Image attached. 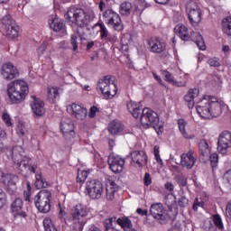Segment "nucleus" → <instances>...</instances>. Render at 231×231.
Instances as JSON below:
<instances>
[{
	"label": "nucleus",
	"mask_w": 231,
	"mask_h": 231,
	"mask_svg": "<svg viewBox=\"0 0 231 231\" xmlns=\"http://www.w3.org/2000/svg\"><path fill=\"white\" fill-rule=\"evenodd\" d=\"M127 109L134 118H138L142 113V104L130 101L127 103Z\"/></svg>",
	"instance_id": "nucleus-29"
},
{
	"label": "nucleus",
	"mask_w": 231,
	"mask_h": 231,
	"mask_svg": "<svg viewBox=\"0 0 231 231\" xmlns=\"http://www.w3.org/2000/svg\"><path fill=\"white\" fill-rule=\"evenodd\" d=\"M1 152L7 156L8 160H12L17 165L20 172H28V167L32 160L28 157L23 158V147L15 146L14 148H4Z\"/></svg>",
	"instance_id": "nucleus-4"
},
{
	"label": "nucleus",
	"mask_w": 231,
	"mask_h": 231,
	"mask_svg": "<svg viewBox=\"0 0 231 231\" xmlns=\"http://www.w3.org/2000/svg\"><path fill=\"white\" fill-rule=\"evenodd\" d=\"M162 75L164 77V80L166 82H169V84H171L174 82V76H172V74H171V72L167 71V70H163Z\"/></svg>",
	"instance_id": "nucleus-47"
},
{
	"label": "nucleus",
	"mask_w": 231,
	"mask_h": 231,
	"mask_svg": "<svg viewBox=\"0 0 231 231\" xmlns=\"http://www.w3.org/2000/svg\"><path fill=\"white\" fill-rule=\"evenodd\" d=\"M174 32L179 35L181 41H192L197 44L199 50L202 51L206 50L205 41H203V36L199 32H191L189 34V28L183 23H179L174 28Z\"/></svg>",
	"instance_id": "nucleus-5"
},
{
	"label": "nucleus",
	"mask_w": 231,
	"mask_h": 231,
	"mask_svg": "<svg viewBox=\"0 0 231 231\" xmlns=\"http://www.w3.org/2000/svg\"><path fill=\"white\" fill-rule=\"evenodd\" d=\"M224 180L227 181L228 185L231 187V170L224 174Z\"/></svg>",
	"instance_id": "nucleus-59"
},
{
	"label": "nucleus",
	"mask_w": 231,
	"mask_h": 231,
	"mask_svg": "<svg viewBox=\"0 0 231 231\" xmlns=\"http://www.w3.org/2000/svg\"><path fill=\"white\" fill-rule=\"evenodd\" d=\"M205 207V202L203 200L199 201V198H196L193 202V210L198 211V208H203Z\"/></svg>",
	"instance_id": "nucleus-48"
},
{
	"label": "nucleus",
	"mask_w": 231,
	"mask_h": 231,
	"mask_svg": "<svg viewBox=\"0 0 231 231\" xmlns=\"http://www.w3.org/2000/svg\"><path fill=\"white\" fill-rule=\"evenodd\" d=\"M27 171H30L35 174V171H37V163H33L32 166L29 165Z\"/></svg>",
	"instance_id": "nucleus-62"
},
{
	"label": "nucleus",
	"mask_w": 231,
	"mask_h": 231,
	"mask_svg": "<svg viewBox=\"0 0 231 231\" xmlns=\"http://www.w3.org/2000/svg\"><path fill=\"white\" fill-rule=\"evenodd\" d=\"M27 191H24L23 195L25 198V201H30V191L32 190V186H30V182H26Z\"/></svg>",
	"instance_id": "nucleus-58"
},
{
	"label": "nucleus",
	"mask_w": 231,
	"mask_h": 231,
	"mask_svg": "<svg viewBox=\"0 0 231 231\" xmlns=\"http://www.w3.org/2000/svg\"><path fill=\"white\" fill-rule=\"evenodd\" d=\"M213 223L215 226L218 228V230H224L225 226H223V219H221V216L219 215H213L212 216Z\"/></svg>",
	"instance_id": "nucleus-42"
},
{
	"label": "nucleus",
	"mask_w": 231,
	"mask_h": 231,
	"mask_svg": "<svg viewBox=\"0 0 231 231\" xmlns=\"http://www.w3.org/2000/svg\"><path fill=\"white\" fill-rule=\"evenodd\" d=\"M179 183L181 187H185L187 185V179L185 177H180L179 179Z\"/></svg>",
	"instance_id": "nucleus-63"
},
{
	"label": "nucleus",
	"mask_w": 231,
	"mask_h": 231,
	"mask_svg": "<svg viewBox=\"0 0 231 231\" xmlns=\"http://www.w3.org/2000/svg\"><path fill=\"white\" fill-rule=\"evenodd\" d=\"M92 30L93 32H96V33H99L101 41H106V42H110V44H115V42L118 41L116 34L110 33L107 27H106V24L102 23H96L92 27Z\"/></svg>",
	"instance_id": "nucleus-14"
},
{
	"label": "nucleus",
	"mask_w": 231,
	"mask_h": 231,
	"mask_svg": "<svg viewBox=\"0 0 231 231\" xmlns=\"http://www.w3.org/2000/svg\"><path fill=\"white\" fill-rule=\"evenodd\" d=\"M199 150L201 154V156L208 157L210 154V147L208 146V143H207V140L202 139L199 143Z\"/></svg>",
	"instance_id": "nucleus-35"
},
{
	"label": "nucleus",
	"mask_w": 231,
	"mask_h": 231,
	"mask_svg": "<svg viewBox=\"0 0 231 231\" xmlns=\"http://www.w3.org/2000/svg\"><path fill=\"white\" fill-rule=\"evenodd\" d=\"M129 36L123 35L121 38V51H129Z\"/></svg>",
	"instance_id": "nucleus-44"
},
{
	"label": "nucleus",
	"mask_w": 231,
	"mask_h": 231,
	"mask_svg": "<svg viewBox=\"0 0 231 231\" xmlns=\"http://www.w3.org/2000/svg\"><path fill=\"white\" fill-rule=\"evenodd\" d=\"M1 73L5 80H13L15 77H19V70L10 62L5 63L2 66Z\"/></svg>",
	"instance_id": "nucleus-22"
},
{
	"label": "nucleus",
	"mask_w": 231,
	"mask_h": 231,
	"mask_svg": "<svg viewBox=\"0 0 231 231\" xmlns=\"http://www.w3.org/2000/svg\"><path fill=\"white\" fill-rule=\"evenodd\" d=\"M196 109L201 118L208 120L219 116L223 111V106L221 102L217 101V97L204 95L196 102Z\"/></svg>",
	"instance_id": "nucleus-1"
},
{
	"label": "nucleus",
	"mask_w": 231,
	"mask_h": 231,
	"mask_svg": "<svg viewBox=\"0 0 231 231\" xmlns=\"http://www.w3.org/2000/svg\"><path fill=\"white\" fill-rule=\"evenodd\" d=\"M6 205V193L0 189V210Z\"/></svg>",
	"instance_id": "nucleus-51"
},
{
	"label": "nucleus",
	"mask_w": 231,
	"mask_h": 231,
	"mask_svg": "<svg viewBox=\"0 0 231 231\" xmlns=\"http://www.w3.org/2000/svg\"><path fill=\"white\" fill-rule=\"evenodd\" d=\"M231 147V132L223 131L218 136L217 151L220 154H226Z\"/></svg>",
	"instance_id": "nucleus-18"
},
{
	"label": "nucleus",
	"mask_w": 231,
	"mask_h": 231,
	"mask_svg": "<svg viewBox=\"0 0 231 231\" xmlns=\"http://www.w3.org/2000/svg\"><path fill=\"white\" fill-rule=\"evenodd\" d=\"M196 162H198V157L192 150H189L188 152L180 155V165L185 169H192V167L196 165Z\"/></svg>",
	"instance_id": "nucleus-21"
},
{
	"label": "nucleus",
	"mask_w": 231,
	"mask_h": 231,
	"mask_svg": "<svg viewBox=\"0 0 231 231\" xmlns=\"http://www.w3.org/2000/svg\"><path fill=\"white\" fill-rule=\"evenodd\" d=\"M88 214H89L88 207L82 204H77L70 211L71 217L69 221L74 228L82 230V228H84V225L88 223V219H86V217H88Z\"/></svg>",
	"instance_id": "nucleus-6"
},
{
	"label": "nucleus",
	"mask_w": 231,
	"mask_h": 231,
	"mask_svg": "<svg viewBox=\"0 0 231 231\" xmlns=\"http://www.w3.org/2000/svg\"><path fill=\"white\" fill-rule=\"evenodd\" d=\"M2 120L6 127H14V122L12 121V116H10V114L4 112L2 115Z\"/></svg>",
	"instance_id": "nucleus-45"
},
{
	"label": "nucleus",
	"mask_w": 231,
	"mask_h": 231,
	"mask_svg": "<svg viewBox=\"0 0 231 231\" xmlns=\"http://www.w3.org/2000/svg\"><path fill=\"white\" fill-rule=\"evenodd\" d=\"M226 216L231 219V201H229L226 208Z\"/></svg>",
	"instance_id": "nucleus-60"
},
{
	"label": "nucleus",
	"mask_w": 231,
	"mask_h": 231,
	"mask_svg": "<svg viewBox=\"0 0 231 231\" xmlns=\"http://www.w3.org/2000/svg\"><path fill=\"white\" fill-rule=\"evenodd\" d=\"M36 180H35V187L36 189H46L48 187V181L44 180V178H42V174L41 172H37L35 175Z\"/></svg>",
	"instance_id": "nucleus-37"
},
{
	"label": "nucleus",
	"mask_w": 231,
	"mask_h": 231,
	"mask_svg": "<svg viewBox=\"0 0 231 231\" xmlns=\"http://www.w3.org/2000/svg\"><path fill=\"white\" fill-rule=\"evenodd\" d=\"M2 28L10 39H17V37H19V25H17V23L12 19L10 14L2 18Z\"/></svg>",
	"instance_id": "nucleus-10"
},
{
	"label": "nucleus",
	"mask_w": 231,
	"mask_h": 231,
	"mask_svg": "<svg viewBox=\"0 0 231 231\" xmlns=\"http://www.w3.org/2000/svg\"><path fill=\"white\" fill-rule=\"evenodd\" d=\"M107 162L110 170L112 172H114V174H120V172H124V168L125 167V160L120 155L111 153L108 156Z\"/></svg>",
	"instance_id": "nucleus-16"
},
{
	"label": "nucleus",
	"mask_w": 231,
	"mask_h": 231,
	"mask_svg": "<svg viewBox=\"0 0 231 231\" xmlns=\"http://www.w3.org/2000/svg\"><path fill=\"white\" fill-rule=\"evenodd\" d=\"M31 98L32 101L30 105L32 112L35 114L36 116H42V115L46 113V109L44 108V101L35 96H32Z\"/></svg>",
	"instance_id": "nucleus-23"
},
{
	"label": "nucleus",
	"mask_w": 231,
	"mask_h": 231,
	"mask_svg": "<svg viewBox=\"0 0 231 231\" xmlns=\"http://www.w3.org/2000/svg\"><path fill=\"white\" fill-rule=\"evenodd\" d=\"M29 92L28 83L23 79H16L7 85L6 94L11 104H23Z\"/></svg>",
	"instance_id": "nucleus-2"
},
{
	"label": "nucleus",
	"mask_w": 231,
	"mask_h": 231,
	"mask_svg": "<svg viewBox=\"0 0 231 231\" xmlns=\"http://www.w3.org/2000/svg\"><path fill=\"white\" fill-rule=\"evenodd\" d=\"M97 89V91H101V95H103L106 100H109L116 95L118 87L115 84L113 77L105 76L103 79H99Z\"/></svg>",
	"instance_id": "nucleus-7"
},
{
	"label": "nucleus",
	"mask_w": 231,
	"mask_h": 231,
	"mask_svg": "<svg viewBox=\"0 0 231 231\" xmlns=\"http://www.w3.org/2000/svg\"><path fill=\"white\" fill-rule=\"evenodd\" d=\"M141 124L143 125H153V129L157 133L163 131V123L160 122L158 113L151 108H143L141 115Z\"/></svg>",
	"instance_id": "nucleus-8"
},
{
	"label": "nucleus",
	"mask_w": 231,
	"mask_h": 231,
	"mask_svg": "<svg viewBox=\"0 0 231 231\" xmlns=\"http://www.w3.org/2000/svg\"><path fill=\"white\" fill-rule=\"evenodd\" d=\"M46 48H48V44H46V42H42V45L37 49V53L39 57L44 55Z\"/></svg>",
	"instance_id": "nucleus-53"
},
{
	"label": "nucleus",
	"mask_w": 231,
	"mask_h": 231,
	"mask_svg": "<svg viewBox=\"0 0 231 231\" xmlns=\"http://www.w3.org/2000/svg\"><path fill=\"white\" fill-rule=\"evenodd\" d=\"M86 192L92 199H100L104 194V184L100 180H92L86 182Z\"/></svg>",
	"instance_id": "nucleus-12"
},
{
	"label": "nucleus",
	"mask_w": 231,
	"mask_h": 231,
	"mask_svg": "<svg viewBox=\"0 0 231 231\" xmlns=\"http://www.w3.org/2000/svg\"><path fill=\"white\" fill-rule=\"evenodd\" d=\"M98 111H100L98 109V107L93 106L90 109H89V113H88V116L89 118H95L97 116V113H98Z\"/></svg>",
	"instance_id": "nucleus-54"
},
{
	"label": "nucleus",
	"mask_w": 231,
	"mask_h": 231,
	"mask_svg": "<svg viewBox=\"0 0 231 231\" xmlns=\"http://www.w3.org/2000/svg\"><path fill=\"white\" fill-rule=\"evenodd\" d=\"M153 154L154 158L159 165H163V160H162V157L160 156V146L155 145L153 147Z\"/></svg>",
	"instance_id": "nucleus-46"
},
{
	"label": "nucleus",
	"mask_w": 231,
	"mask_h": 231,
	"mask_svg": "<svg viewBox=\"0 0 231 231\" xmlns=\"http://www.w3.org/2000/svg\"><path fill=\"white\" fill-rule=\"evenodd\" d=\"M49 24L54 32H60V33H66V25L64 24V21L57 15H52L49 20Z\"/></svg>",
	"instance_id": "nucleus-24"
},
{
	"label": "nucleus",
	"mask_w": 231,
	"mask_h": 231,
	"mask_svg": "<svg viewBox=\"0 0 231 231\" xmlns=\"http://www.w3.org/2000/svg\"><path fill=\"white\" fill-rule=\"evenodd\" d=\"M98 44L97 42H88L87 44V48L88 50H91V48H93V46H97Z\"/></svg>",
	"instance_id": "nucleus-64"
},
{
	"label": "nucleus",
	"mask_w": 231,
	"mask_h": 231,
	"mask_svg": "<svg viewBox=\"0 0 231 231\" xmlns=\"http://www.w3.org/2000/svg\"><path fill=\"white\" fill-rule=\"evenodd\" d=\"M199 96V88H191L184 96V101L188 103L189 109H193L195 106L194 98Z\"/></svg>",
	"instance_id": "nucleus-27"
},
{
	"label": "nucleus",
	"mask_w": 231,
	"mask_h": 231,
	"mask_svg": "<svg viewBox=\"0 0 231 231\" xmlns=\"http://www.w3.org/2000/svg\"><path fill=\"white\" fill-rule=\"evenodd\" d=\"M103 17L105 22L108 26L114 28L116 32H122L124 30V25L122 24V19H120V15L114 12L111 9H107L103 13Z\"/></svg>",
	"instance_id": "nucleus-13"
},
{
	"label": "nucleus",
	"mask_w": 231,
	"mask_h": 231,
	"mask_svg": "<svg viewBox=\"0 0 231 231\" xmlns=\"http://www.w3.org/2000/svg\"><path fill=\"white\" fill-rule=\"evenodd\" d=\"M43 226L45 231H57V227H55V225L50 217L43 220Z\"/></svg>",
	"instance_id": "nucleus-41"
},
{
	"label": "nucleus",
	"mask_w": 231,
	"mask_h": 231,
	"mask_svg": "<svg viewBox=\"0 0 231 231\" xmlns=\"http://www.w3.org/2000/svg\"><path fill=\"white\" fill-rule=\"evenodd\" d=\"M133 8V5L129 2H125L120 6V14L122 15H129L131 14V10Z\"/></svg>",
	"instance_id": "nucleus-40"
},
{
	"label": "nucleus",
	"mask_w": 231,
	"mask_h": 231,
	"mask_svg": "<svg viewBox=\"0 0 231 231\" xmlns=\"http://www.w3.org/2000/svg\"><path fill=\"white\" fill-rule=\"evenodd\" d=\"M172 86H176V88H185L187 86V81H178L176 79L171 83Z\"/></svg>",
	"instance_id": "nucleus-56"
},
{
	"label": "nucleus",
	"mask_w": 231,
	"mask_h": 231,
	"mask_svg": "<svg viewBox=\"0 0 231 231\" xmlns=\"http://www.w3.org/2000/svg\"><path fill=\"white\" fill-rule=\"evenodd\" d=\"M1 181L5 185H8L10 187L11 185L17 184V182L19 181V177L12 173H3L1 177Z\"/></svg>",
	"instance_id": "nucleus-30"
},
{
	"label": "nucleus",
	"mask_w": 231,
	"mask_h": 231,
	"mask_svg": "<svg viewBox=\"0 0 231 231\" xmlns=\"http://www.w3.org/2000/svg\"><path fill=\"white\" fill-rule=\"evenodd\" d=\"M143 181H144V185H146V187H149V185H151V183H152V178L151 177V175L148 172H146L144 174Z\"/></svg>",
	"instance_id": "nucleus-55"
},
{
	"label": "nucleus",
	"mask_w": 231,
	"mask_h": 231,
	"mask_svg": "<svg viewBox=\"0 0 231 231\" xmlns=\"http://www.w3.org/2000/svg\"><path fill=\"white\" fill-rule=\"evenodd\" d=\"M118 190V186L114 180H109L106 184V199L112 201L115 199V192Z\"/></svg>",
	"instance_id": "nucleus-32"
},
{
	"label": "nucleus",
	"mask_w": 231,
	"mask_h": 231,
	"mask_svg": "<svg viewBox=\"0 0 231 231\" xmlns=\"http://www.w3.org/2000/svg\"><path fill=\"white\" fill-rule=\"evenodd\" d=\"M79 37L77 34H72L70 38V43L72 44V48L74 51H77L79 50V42H77Z\"/></svg>",
	"instance_id": "nucleus-49"
},
{
	"label": "nucleus",
	"mask_w": 231,
	"mask_h": 231,
	"mask_svg": "<svg viewBox=\"0 0 231 231\" xmlns=\"http://www.w3.org/2000/svg\"><path fill=\"white\" fill-rule=\"evenodd\" d=\"M48 100L51 102V104H55L57 100L60 98L59 88L57 87H48L47 88V95Z\"/></svg>",
	"instance_id": "nucleus-31"
},
{
	"label": "nucleus",
	"mask_w": 231,
	"mask_h": 231,
	"mask_svg": "<svg viewBox=\"0 0 231 231\" xmlns=\"http://www.w3.org/2000/svg\"><path fill=\"white\" fill-rule=\"evenodd\" d=\"M117 225L121 226L124 230H129V228H133V222L127 217H121L116 220Z\"/></svg>",
	"instance_id": "nucleus-34"
},
{
	"label": "nucleus",
	"mask_w": 231,
	"mask_h": 231,
	"mask_svg": "<svg viewBox=\"0 0 231 231\" xmlns=\"http://www.w3.org/2000/svg\"><path fill=\"white\" fill-rule=\"evenodd\" d=\"M222 32L228 37H231V18H224L222 20Z\"/></svg>",
	"instance_id": "nucleus-36"
},
{
	"label": "nucleus",
	"mask_w": 231,
	"mask_h": 231,
	"mask_svg": "<svg viewBox=\"0 0 231 231\" xmlns=\"http://www.w3.org/2000/svg\"><path fill=\"white\" fill-rule=\"evenodd\" d=\"M208 64L213 68H217L220 66L219 59L217 58H211L208 60Z\"/></svg>",
	"instance_id": "nucleus-52"
},
{
	"label": "nucleus",
	"mask_w": 231,
	"mask_h": 231,
	"mask_svg": "<svg viewBox=\"0 0 231 231\" xmlns=\"http://www.w3.org/2000/svg\"><path fill=\"white\" fill-rule=\"evenodd\" d=\"M108 131L111 134H118L124 131V125L118 121H112L108 126Z\"/></svg>",
	"instance_id": "nucleus-33"
},
{
	"label": "nucleus",
	"mask_w": 231,
	"mask_h": 231,
	"mask_svg": "<svg viewBox=\"0 0 231 231\" xmlns=\"http://www.w3.org/2000/svg\"><path fill=\"white\" fill-rule=\"evenodd\" d=\"M59 217L60 219H64L65 223H69V225H71V222H69V218H68V214L66 213V211H64V209H60Z\"/></svg>",
	"instance_id": "nucleus-50"
},
{
	"label": "nucleus",
	"mask_w": 231,
	"mask_h": 231,
	"mask_svg": "<svg viewBox=\"0 0 231 231\" xmlns=\"http://www.w3.org/2000/svg\"><path fill=\"white\" fill-rule=\"evenodd\" d=\"M209 160H210L212 165H216V163H217V162H219V155H217V153H211Z\"/></svg>",
	"instance_id": "nucleus-57"
},
{
	"label": "nucleus",
	"mask_w": 231,
	"mask_h": 231,
	"mask_svg": "<svg viewBox=\"0 0 231 231\" xmlns=\"http://www.w3.org/2000/svg\"><path fill=\"white\" fill-rule=\"evenodd\" d=\"M27 133L28 131H26V126L24 125V122L23 121L18 122L17 128H16V134H18L20 138H24Z\"/></svg>",
	"instance_id": "nucleus-39"
},
{
	"label": "nucleus",
	"mask_w": 231,
	"mask_h": 231,
	"mask_svg": "<svg viewBox=\"0 0 231 231\" xmlns=\"http://www.w3.org/2000/svg\"><path fill=\"white\" fill-rule=\"evenodd\" d=\"M166 190H169L170 192H172L174 190V184L171 182H167L165 184Z\"/></svg>",
	"instance_id": "nucleus-61"
},
{
	"label": "nucleus",
	"mask_w": 231,
	"mask_h": 231,
	"mask_svg": "<svg viewBox=\"0 0 231 231\" xmlns=\"http://www.w3.org/2000/svg\"><path fill=\"white\" fill-rule=\"evenodd\" d=\"M132 162L136 163L138 167H145L147 165V154L143 151H134L131 152Z\"/></svg>",
	"instance_id": "nucleus-26"
},
{
	"label": "nucleus",
	"mask_w": 231,
	"mask_h": 231,
	"mask_svg": "<svg viewBox=\"0 0 231 231\" xmlns=\"http://www.w3.org/2000/svg\"><path fill=\"white\" fill-rule=\"evenodd\" d=\"M34 205L39 212L48 214L51 210V192L48 189L41 190L34 197Z\"/></svg>",
	"instance_id": "nucleus-9"
},
{
	"label": "nucleus",
	"mask_w": 231,
	"mask_h": 231,
	"mask_svg": "<svg viewBox=\"0 0 231 231\" xmlns=\"http://www.w3.org/2000/svg\"><path fill=\"white\" fill-rule=\"evenodd\" d=\"M116 221V217L106 218L104 221V226L106 231H112L115 230V227L113 226V224Z\"/></svg>",
	"instance_id": "nucleus-43"
},
{
	"label": "nucleus",
	"mask_w": 231,
	"mask_h": 231,
	"mask_svg": "<svg viewBox=\"0 0 231 231\" xmlns=\"http://www.w3.org/2000/svg\"><path fill=\"white\" fill-rule=\"evenodd\" d=\"M23 202L20 198L15 199L11 204V212L15 217H26V212L23 211Z\"/></svg>",
	"instance_id": "nucleus-25"
},
{
	"label": "nucleus",
	"mask_w": 231,
	"mask_h": 231,
	"mask_svg": "<svg viewBox=\"0 0 231 231\" xmlns=\"http://www.w3.org/2000/svg\"><path fill=\"white\" fill-rule=\"evenodd\" d=\"M187 125H188V123L187 121H185V119L178 120V127L183 138H185L186 140H193V138H195V135L193 134L189 133V131H187Z\"/></svg>",
	"instance_id": "nucleus-28"
},
{
	"label": "nucleus",
	"mask_w": 231,
	"mask_h": 231,
	"mask_svg": "<svg viewBox=\"0 0 231 231\" xmlns=\"http://www.w3.org/2000/svg\"><path fill=\"white\" fill-rule=\"evenodd\" d=\"M147 44L152 53H163L167 48L165 41L161 38H152L147 41Z\"/></svg>",
	"instance_id": "nucleus-20"
},
{
	"label": "nucleus",
	"mask_w": 231,
	"mask_h": 231,
	"mask_svg": "<svg viewBox=\"0 0 231 231\" xmlns=\"http://www.w3.org/2000/svg\"><path fill=\"white\" fill-rule=\"evenodd\" d=\"M96 15L91 9L84 11V9H69L65 14V19H68L71 26H79L86 28L89 23L94 21Z\"/></svg>",
	"instance_id": "nucleus-3"
},
{
	"label": "nucleus",
	"mask_w": 231,
	"mask_h": 231,
	"mask_svg": "<svg viewBox=\"0 0 231 231\" xmlns=\"http://www.w3.org/2000/svg\"><path fill=\"white\" fill-rule=\"evenodd\" d=\"M88 174H89V171L88 170L78 169V176H77L78 183H83V181H86V180H88Z\"/></svg>",
	"instance_id": "nucleus-38"
},
{
	"label": "nucleus",
	"mask_w": 231,
	"mask_h": 231,
	"mask_svg": "<svg viewBox=\"0 0 231 231\" xmlns=\"http://www.w3.org/2000/svg\"><path fill=\"white\" fill-rule=\"evenodd\" d=\"M163 204L162 203H155L152 204L150 208V214L157 219L161 225H165L167 223V214L163 213Z\"/></svg>",
	"instance_id": "nucleus-19"
},
{
	"label": "nucleus",
	"mask_w": 231,
	"mask_h": 231,
	"mask_svg": "<svg viewBox=\"0 0 231 231\" xmlns=\"http://www.w3.org/2000/svg\"><path fill=\"white\" fill-rule=\"evenodd\" d=\"M186 14L192 26H198L201 23V9L194 1L186 4Z\"/></svg>",
	"instance_id": "nucleus-11"
},
{
	"label": "nucleus",
	"mask_w": 231,
	"mask_h": 231,
	"mask_svg": "<svg viewBox=\"0 0 231 231\" xmlns=\"http://www.w3.org/2000/svg\"><path fill=\"white\" fill-rule=\"evenodd\" d=\"M67 112L69 115L80 121L86 120V117L88 116V108L77 103L68 105Z\"/></svg>",
	"instance_id": "nucleus-17"
},
{
	"label": "nucleus",
	"mask_w": 231,
	"mask_h": 231,
	"mask_svg": "<svg viewBox=\"0 0 231 231\" xmlns=\"http://www.w3.org/2000/svg\"><path fill=\"white\" fill-rule=\"evenodd\" d=\"M60 129L65 140L75 138V124L70 117H62L60 125Z\"/></svg>",
	"instance_id": "nucleus-15"
}]
</instances>
